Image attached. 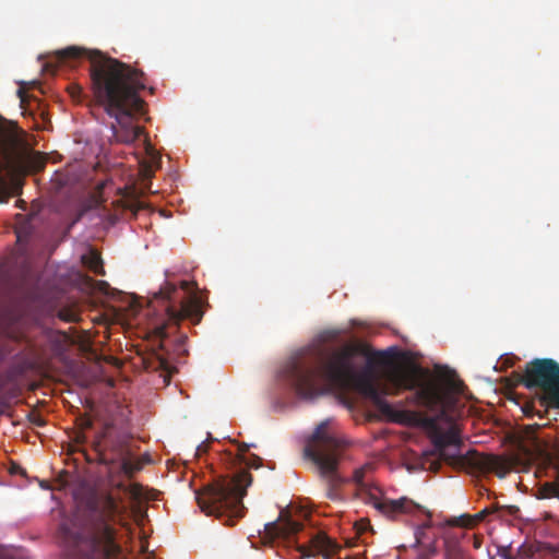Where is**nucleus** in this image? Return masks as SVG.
Listing matches in <instances>:
<instances>
[{
    "label": "nucleus",
    "instance_id": "nucleus-11",
    "mask_svg": "<svg viewBox=\"0 0 559 559\" xmlns=\"http://www.w3.org/2000/svg\"><path fill=\"white\" fill-rule=\"evenodd\" d=\"M129 438L126 435L119 433L116 436H109L107 431H104L97 437L93 447L102 455L105 456V452L109 451L112 454L110 460L123 459L129 454Z\"/></svg>",
    "mask_w": 559,
    "mask_h": 559
},
{
    "label": "nucleus",
    "instance_id": "nucleus-26",
    "mask_svg": "<svg viewBox=\"0 0 559 559\" xmlns=\"http://www.w3.org/2000/svg\"><path fill=\"white\" fill-rule=\"evenodd\" d=\"M141 490H142L141 486L134 484V485L131 486L130 492L135 498H139L141 496Z\"/></svg>",
    "mask_w": 559,
    "mask_h": 559
},
{
    "label": "nucleus",
    "instance_id": "nucleus-12",
    "mask_svg": "<svg viewBox=\"0 0 559 559\" xmlns=\"http://www.w3.org/2000/svg\"><path fill=\"white\" fill-rule=\"evenodd\" d=\"M338 546L325 534L318 533L310 539V545H300L297 550L301 557L309 558L322 555L323 559H332Z\"/></svg>",
    "mask_w": 559,
    "mask_h": 559
},
{
    "label": "nucleus",
    "instance_id": "nucleus-32",
    "mask_svg": "<svg viewBox=\"0 0 559 559\" xmlns=\"http://www.w3.org/2000/svg\"><path fill=\"white\" fill-rule=\"evenodd\" d=\"M187 338H188L187 335H181L179 337V345H178V347L183 345L186 343Z\"/></svg>",
    "mask_w": 559,
    "mask_h": 559
},
{
    "label": "nucleus",
    "instance_id": "nucleus-3",
    "mask_svg": "<svg viewBox=\"0 0 559 559\" xmlns=\"http://www.w3.org/2000/svg\"><path fill=\"white\" fill-rule=\"evenodd\" d=\"M118 504L111 496L92 500L82 511L64 519L59 539L67 559H118L122 552L114 526Z\"/></svg>",
    "mask_w": 559,
    "mask_h": 559
},
{
    "label": "nucleus",
    "instance_id": "nucleus-20",
    "mask_svg": "<svg viewBox=\"0 0 559 559\" xmlns=\"http://www.w3.org/2000/svg\"><path fill=\"white\" fill-rule=\"evenodd\" d=\"M249 468H259L262 465V459L255 454L250 455L249 457H243L240 460Z\"/></svg>",
    "mask_w": 559,
    "mask_h": 559
},
{
    "label": "nucleus",
    "instance_id": "nucleus-16",
    "mask_svg": "<svg viewBox=\"0 0 559 559\" xmlns=\"http://www.w3.org/2000/svg\"><path fill=\"white\" fill-rule=\"evenodd\" d=\"M537 498L539 499H548V498H558L559 499V479L554 483H545L537 490Z\"/></svg>",
    "mask_w": 559,
    "mask_h": 559
},
{
    "label": "nucleus",
    "instance_id": "nucleus-14",
    "mask_svg": "<svg viewBox=\"0 0 559 559\" xmlns=\"http://www.w3.org/2000/svg\"><path fill=\"white\" fill-rule=\"evenodd\" d=\"M82 263L96 275H105L103 260L97 251L91 250L87 254H84Z\"/></svg>",
    "mask_w": 559,
    "mask_h": 559
},
{
    "label": "nucleus",
    "instance_id": "nucleus-17",
    "mask_svg": "<svg viewBox=\"0 0 559 559\" xmlns=\"http://www.w3.org/2000/svg\"><path fill=\"white\" fill-rule=\"evenodd\" d=\"M121 206L124 210L130 211L133 215H135L140 210L144 209V204L135 197H123L120 201Z\"/></svg>",
    "mask_w": 559,
    "mask_h": 559
},
{
    "label": "nucleus",
    "instance_id": "nucleus-23",
    "mask_svg": "<svg viewBox=\"0 0 559 559\" xmlns=\"http://www.w3.org/2000/svg\"><path fill=\"white\" fill-rule=\"evenodd\" d=\"M68 90H69L72 98H74V99H79L83 92L82 87L79 85H70Z\"/></svg>",
    "mask_w": 559,
    "mask_h": 559
},
{
    "label": "nucleus",
    "instance_id": "nucleus-10",
    "mask_svg": "<svg viewBox=\"0 0 559 559\" xmlns=\"http://www.w3.org/2000/svg\"><path fill=\"white\" fill-rule=\"evenodd\" d=\"M372 467V464L368 463L354 471L353 481L357 486V495L361 500L372 506L378 512L389 519H395L401 514H415L423 511L421 506L407 497L393 500L379 496L378 488L366 480V475Z\"/></svg>",
    "mask_w": 559,
    "mask_h": 559
},
{
    "label": "nucleus",
    "instance_id": "nucleus-22",
    "mask_svg": "<svg viewBox=\"0 0 559 559\" xmlns=\"http://www.w3.org/2000/svg\"><path fill=\"white\" fill-rule=\"evenodd\" d=\"M546 424H543V426H545ZM542 427V425H527L525 427V433L527 436V438H532V439H535V432L537 429H539Z\"/></svg>",
    "mask_w": 559,
    "mask_h": 559
},
{
    "label": "nucleus",
    "instance_id": "nucleus-5",
    "mask_svg": "<svg viewBox=\"0 0 559 559\" xmlns=\"http://www.w3.org/2000/svg\"><path fill=\"white\" fill-rule=\"evenodd\" d=\"M333 421H321L305 447V456L311 460L319 469L325 484V495L331 500L340 499V487L343 478L337 472L340 461L345 456L349 442L333 428Z\"/></svg>",
    "mask_w": 559,
    "mask_h": 559
},
{
    "label": "nucleus",
    "instance_id": "nucleus-19",
    "mask_svg": "<svg viewBox=\"0 0 559 559\" xmlns=\"http://www.w3.org/2000/svg\"><path fill=\"white\" fill-rule=\"evenodd\" d=\"M79 430L85 431L93 427V419L87 414H81L75 419Z\"/></svg>",
    "mask_w": 559,
    "mask_h": 559
},
{
    "label": "nucleus",
    "instance_id": "nucleus-38",
    "mask_svg": "<svg viewBox=\"0 0 559 559\" xmlns=\"http://www.w3.org/2000/svg\"><path fill=\"white\" fill-rule=\"evenodd\" d=\"M166 364L167 362L165 360H162V362H160L162 367L165 368V369H167Z\"/></svg>",
    "mask_w": 559,
    "mask_h": 559
},
{
    "label": "nucleus",
    "instance_id": "nucleus-29",
    "mask_svg": "<svg viewBox=\"0 0 559 559\" xmlns=\"http://www.w3.org/2000/svg\"><path fill=\"white\" fill-rule=\"evenodd\" d=\"M33 423L36 425V426H44L45 425V420L43 418H40L39 416H36V418L33 420Z\"/></svg>",
    "mask_w": 559,
    "mask_h": 559
},
{
    "label": "nucleus",
    "instance_id": "nucleus-1",
    "mask_svg": "<svg viewBox=\"0 0 559 559\" xmlns=\"http://www.w3.org/2000/svg\"><path fill=\"white\" fill-rule=\"evenodd\" d=\"M357 355L371 360L373 354L366 344H348L325 362L317 356L294 358L283 368L282 376L302 399L323 394L321 381L332 388H353L382 415L397 423H420L435 428L447 416L449 395L429 370L415 364H392L382 379H377L369 369H356Z\"/></svg>",
    "mask_w": 559,
    "mask_h": 559
},
{
    "label": "nucleus",
    "instance_id": "nucleus-13",
    "mask_svg": "<svg viewBox=\"0 0 559 559\" xmlns=\"http://www.w3.org/2000/svg\"><path fill=\"white\" fill-rule=\"evenodd\" d=\"M265 530L270 535L275 537L289 538L302 530V524L292 519L277 523L272 522L265 525Z\"/></svg>",
    "mask_w": 559,
    "mask_h": 559
},
{
    "label": "nucleus",
    "instance_id": "nucleus-25",
    "mask_svg": "<svg viewBox=\"0 0 559 559\" xmlns=\"http://www.w3.org/2000/svg\"><path fill=\"white\" fill-rule=\"evenodd\" d=\"M249 450V444L247 443H239L238 444V451H239V457L240 460L245 457V453Z\"/></svg>",
    "mask_w": 559,
    "mask_h": 559
},
{
    "label": "nucleus",
    "instance_id": "nucleus-7",
    "mask_svg": "<svg viewBox=\"0 0 559 559\" xmlns=\"http://www.w3.org/2000/svg\"><path fill=\"white\" fill-rule=\"evenodd\" d=\"M432 443L440 459L451 464H467L480 473H495L500 478L511 469L508 460L499 455L480 454L476 451L462 455L461 431L456 425H451L447 430H436Z\"/></svg>",
    "mask_w": 559,
    "mask_h": 559
},
{
    "label": "nucleus",
    "instance_id": "nucleus-24",
    "mask_svg": "<svg viewBox=\"0 0 559 559\" xmlns=\"http://www.w3.org/2000/svg\"><path fill=\"white\" fill-rule=\"evenodd\" d=\"M74 441H75L76 443H79V444H83V443H85V441H86L85 431L79 430V431L75 433Z\"/></svg>",
    "mask_w": 559,
    "mask_h": 559
},
{
    "label": "nucleus",
    "instance_id": "nucleus-39",
    "mask_svg": "<svg viewBox=\"0 0 559 559\" xmlns=\"http://www.w3.org/2000/svg\"><path fill=\"white\" fill-rule=\"evenodd\" d=\"M0 559H4L3 551L0 549Z\"/></svg>",
    "mask_w": 559,
    "mask_h": 559
},
{
    "label": "nucleus",
    "instance_id": "nucleus-34",
    "mask_svg": "<svg viewBox=\"0 0 559 559\" xmlns=\"http://www.w3.org/2000/svg\"><path fill=\"white\" fill-rule=\"evenodd\" d=\"M421 533V530H419L418 532H416V543L419 544L420 543V536L419 534Z\"/></svg>",
    "mask_w": 559,
    "mask_h": 559
},
{
    "label": "nucleus",
    "instance_id": "nucleus-35",
    "mask_svg": "<svg viewBox=\"0 0 559 559\" xmlns=\"http://www.w3.org/2000/svg\"><path fill=\"white\" fill-rule=\"evenodd\" d=\"M518 554H519V556H521V557L523 556V554H524V546H521V547L519 548Z\"/></svg>",
    "mask_w": 559,
    "mask_h": 559
},
{
    "label": "nucleus",
    "instance_id": "nucleus-37",
    "mask_svg": "<svg viewBox=\"0 0 559 559\" xmlns=\"http://www.w3.org/2000/svg\"><path fill=\"white\" fill-rule=\"evenodd\" d=\"M99 285H100L102 287H106V288H108V287H109V285H108V283H107V282H99Z\"/></svg>",
    "mask_w": 559,
    "mask_h": 559
},
{
    "label": "nucleus",
    "instance_id": "nucleus-2",
    "mask_svg": "<svg viewBox=\"0 0 559 559\" xmlns=\"http://www.w3.org/2000/svg\"><path fill=\"white\" fill-rule=\"evenodd\" d=\"M61 63L70 67L86 58L90 61L91 90L95 102L115 118L110 142L132 144L144 132L133 118L145 112L140 92L145 90L144 73L98 50L71 46L57 52Z\"/></svg>",
    "mask_w": 559,
    "mask_h": 559
},
{
    "label": "nucleus",
    "instance_id": "nucleus-18",
    "mask_svg": "<svg viewBox=\"0 0 559 559\" xmlns=\"http://www.w3.org/2000/svg\"><path fill=\"white\" fill-rule=\"evenodd\" d=\"M121 460V469L128 477H132L133 474L140 469V465L134 464L133 462L128 460L127 456Z\"/></svg>",
    "mask_w": 559,
    "mask_h": 559
},
{
    "label": "nucleus",
    "instance_id": "nucleus-9",
    "mask_svg": "<svg viewBox=\"0 0 559 559\" xmlns=\"http://www.w3.org/2000/svg\"><path fill=\"white\" fill-rule=\"evenodd\" d=\"M521 383L527 389L542 391L539 402L548 408L559 409V362L551 358H535L526 364Z\"/></svg>",
    "mask_w": 559,
    "mask_h": 559
},
{
    "label": "nucleus",
    "instance_id": "nucleus-15",
    "mask_svg": "<svg viewBox=\"0 0 559 559\" xmlns=\"http://www.w3.org/2000/svg\"><path fill=\"white\" fill-rule=\"evenodd\" d=\"M145 153L148 158V165L145 166V171L150 175L153 171V168L159 167L160 164V155L156 152V150L152 146V144L145 139Z\"/></svg>",
    "mask_w": 559,
    "mask_h": 559
},
{
    "label": "nucleus",
    "instance_id": "nucleus-28",
    "mask_svg": "<svg viewBox=\"0 0 559 559\" xmlns=\"http://www.w3.org/2000/svg\"><path fill=\"white\" fill-rule=\"evenodd\" d=\"M60 318L66 321H74L75 320L74 314H64L63 312L60 313Z\"/></svg>",
    "mask_w": 559,
    "mask_h": 559
},
{
    "label": "nucleus",
    "instance_id": "nucleus-33",
    "mask_svg": "<svg viewBox=\"0 0 559 559\" xmlns=\"http://www.w3.org/2000/svg\"><path fill=\"white\" fill-rule=\"evenodd\" d=\"M24 204H25V202H24V201H22V200H19V201L16 202V206H19V207H21V209H25Z\"/></svg>",
    "mask_w": 559,
    "mask_h": 559
},
{
    "label": "nucleus",
    "instance_id": "nucleus-31",
    "mask_svg": "<svg viewBox=\"0 0 559 559\" xmlns=\"http://www.w3.org/2000/svg\"><path fill=\"white\" fill-rule=\"evenodd\" d=\"M180 287H181V289H183V290H188V289H189V282H187V281H182V282L180 283Z\"/></svg>",
    "mask_w": 559,
    "mask_h": 559
},
{
    "label": "nucleus",
    "instance_id": "nucleus-6",
    "mask_svg": "<svg viewBox=\"0 0 559 559\" xmlns=\"http://www.w3.org/2000/svg\"><path fill=\"white\" fill-rule=\"evenodd\" d=\"M35 154L27 147L24 131L16 123L0 119V203L21 193L20 175L31 166Z\"/></svg>",
    "mask_w": 559,
    "mask_h": 559
},
{
    "label": "nucleus",
    "instance_id": "nucleus-4",
    "mask_svg": "<svg viewBox=\"0 0 559 559\" xmlns=\"http://www.w3.org/2000/svg\"><path fill=\"white\" fill-rule=\"evenodd\" d=\"M251 483L252 476L246 469L233 476H221L195 492L198 506L206 515L224 518L225 525L234 526L245 516L242 499Z\"/></svg>",
    "mask_w": 559,
    "mask_h": 559
},
{
    "label": "nucleus",
    "instance_id": "nucleus-36",
    "mask_svg": "<svg viewBox=\"0 0 559 559\" xmlns=\"http://www.w3.org/2000/svg\"><path fill=\"white\" fill-rule=\"evenodd\" d=\"M485 513H486V510L481 511L480 513L477 514V518L483 519L485 516Z\"/></svg>",
    "mask_w": 559,
    "mask_h": 559
},
{
    "label": "nucleus",
    "instance_id": "nucleus-27",
    "mask_svg": "<svg viewBox=\"0 0 559 559\" xmlns=\"http://www.w3.org/2000/svg\"><path fill=\"white\" fill-rule=\"evenodd\" d=\"M17 94L20 96L22 106H24L27 100V94L23 90H19Z\"/></svg>",
    "mask_w": 559,
    "mask_h": 559
},
{
    "label": "nucleus",
    "instance_id": "nucleus-30",
    "mask_svg": "<svg viewBox=\"0 0 559 559\" xmlns=\"http://www.w3.org/2000/svg\"><path fill=\"white\" fill-rule=\"evenodd\" d=\"M500 556L502 559H514L508 550H503Z\"/></svg>",
    "mask_w": 559,
    "mask_h": 559
},
{
    "label": "nucleus",
    "instance_id": "nucleus-21",
    "mask_svg": "<svg viewBox=\"0 0 559 559\" xmlns=\"http://www.w3.org/2000/svg\"><path fill=\"white\" fill-rule=\"evenodd\" d=\"M522 411L526 417H533L535 415H538L539 418H543V414L540 412H536L533 404H525L522 407Z\"/></svg>",
    "mask_w": 559,
    "mask_h": 559
},
{
    "label": "nucleus",
    "instance_id": "nucleus-8",
    "mask_svg": "<svg viewBox=\"0 0 559 559\" xmlns=\"http://www.w3.org/2000/svg\"><path fill=\"white\" fill-rule=\"evenodd\" d=\"M178 288L175 284L166 282L164 286L153 295L151 305L160 304L163 318L153 324L154 334L164 341L168 337V328L177 325L181 320L188 319L193 324L200 323L203 312L199 298L193 295L178 299Z\"/></svg>",
    "mask_w": 559,
    "mask_h": 559
}]
</instances>
